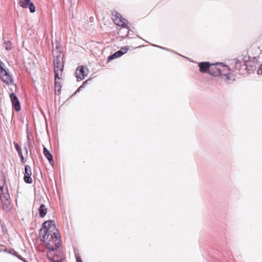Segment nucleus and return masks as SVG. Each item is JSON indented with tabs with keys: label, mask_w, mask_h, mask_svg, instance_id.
Masks as SVG:
<instances>
[{
	"label": "nucleus",
	"mask_w": 262,
	"mask_h": 262,
	"mask_svg": "<svg viewBox=\"0 0 262 262\" xmlns=\"http://www.w3.org/2000/svg\"><path fill=\"white\" fill-rule=\"evenodd\" d=\"M258 74L262 75V64L260 65L259 69L257 71Z\"/></svg>",
	"instance_id": "4be33fe9"
},
{
	"label": "nucleus",
	"mask_w": 262,
	"mask_h": 262,
	"mask_svg": "<svg viewBox=\"0 0 262 262\" xmlns=\"http://www.w3.org/2000/svg\"><path fill=\"white\" fill-rule=\"evenodd\" d=\"M43 154L46 158L48 160L49 163L51 164L53 163V157L49 150L45 147H43Z\"/></svg>",
	"instance_id": "f8f14e48"
},
{
	"label": "nucleus",
	"mask_w": 262,
	"mask_h": 262,
	"mask_svg": "<svg viewBox=\"0 0 262 262\" xmlns=\"http://www.w3.org/2000/svg\"><path fill=\"white\" fill-rule=\"evenodd\" d=\"M32 175L31 169L29 165H26L25 168L24 181L28 184L32 183L33 180L31 177Z\"/></svg>",
	"instance_id": "0eeeda50"
},
{
	"label": "nucleus",
	"mask_w": 262,
	"mask_h": 262,
	"mask_svg": "<svg viewBox=\"0 0 262 262\" xmlns=\"http://www.w3.org/2000/svg\"><path fill=\"white\" fill-rule=\"evenodd\" d=\"M54 66H63V57L60 54L59 55L57 56L54 58L53 61Z\"/></svg>",
	"instance_id": "9b49d317"
},
{
	"label": "nucleus",
	"mask_w": 262,
	"mask_h": 262,
	"mask_svg": "<svg viewBox=\"0 0 262 262\" xmlns=\"http://www.w3.org/2000/svg\"><path fill=\"white\" fill-rule=\"evenodd\" d=\"M89 70L84 66L78 67L75 71L77 81L83 79L88 74Z\"/></svg>",
	"instance_id": "39448f33"
},
{
	"label": "nucleus",
	"mask_w": 262,
	"mask_h": 262,
	"mask_svg": "<svg viewBox=\"0 0 262 262\" xmlns=\"http://www.w3.org/2000/svg\"><path fill=\"white\" fill-rule=\"evenodd\" d=\"M31 2V0H20L19 5L21 7L27 8Z\"/></svg>",
	"instance_id": "f3484780"
},
{
	"label": "nucleus",
	"mask_w": 262,
	"mask_h": 262,
	"mask_svg": "<svg viewBox=\"0 0 262 262\" xmlns=\"http://www.w3.org/2000/svg\"><path fill=\"white\" fill-rule=\"evenodd\" d=\"M211 64L208 62H202L199 63L200 71L202 73H206L209 69Z\"/></svg>",
	"instance_id": "9d476101"
},
{
	"label": "nucleus",
	"mask_w": 262,
	"mask_h": 262,
	"mask_svg": "<svg viewBox=\"0 0 262 262\" xmlns=\"http://www.w3.org/2000/svg\"><path fill=\"white\" fill-rule=\"evenodd\" d=\"M64 66H54V71L55 73V94H59L60 88L61 87L60 83L61 81V77L62 72L63 71Z\"/></svg>",
	"instance_id": "f03ea898"
},
{
	"label": "nucleus",
	"mask_w": 262,
	"mask_h": 262,
	"mask_svg": "<svg viewBox=\"0 0 262 262\" xmlns=\"http://www.w3.org/2000/svg\"><path fill=\"white\" fill-rule=\"evenodd\" d=\"M5 178L2 172L0 171V189L3 190V188L5 185Z\"/></svg>",
	"instance_id": "a211bd4d"
},
{
	"label": "nucleus",
	"mask_w": 262,
	"mask_h": 262,
	"mask_svg": "<svg viewBox=\"0 0 262 262\" xmlns=\"http://www.w3.org/2000/svg\"><path fill=\"white\" fill-rule=\"evenodd\" d=\"M25 150L26 151V154L28 155V147L27 146H25L24 147Z\"/></svg>",
	"instance_id": "b1692460"
},
{
	"label": "nucleus",
	"mask_w": 262,
	"mask_h": 262,
	"mask_svg": "<svg viewBox=\"0 0 262 262\" xmlns=\"http://www.w3.org/2000/svg\"><path fill=\"white\" fill-rule=\"evenodd\" d=\"M48 258L53 262H61L62 256L61 253L57 254L55 250H49L47 252Z\"/></svg>",
	"instance_id": "423d86ee"
},
{
	"label": "nucleus",
	"mask_w": 262,
	"mask_h": 262,
	"mask_svg": "<svg viewBox=\"0 0 262 262\" xmlns=\"http://www.w3.org/2000/svg\"><path fill=\"white\" fill-rule=\"evenodd\" d=\"M4 47L7 50H10L12 48V45L11 42L9 41H5Z\"/></svg>",
	"instance_id": "6ab92c4d"
},
{
	"label": "nucleus",
	"mask_w": 262,
	"mask_h": 262,
	"mask_svg": "<svg viewBox=\"0 0 262 262\" xmlns=\"http://www.w3.org/2000/svg\"><path fill=\"white\" fill-rule=\"evenodd\" d=\"M223 78L228 82H229L230 81L234 80V79L233 75L231 73L224 74L223 75Z\"/></svg>",
	"instance_id": "dca6fc26"
},
{
	"label": "nucleus",
	"mask_w": 262,
	"mask_h": 262,
	"mask_svg": "<svg viewBox=\"0 0 262 262\" xmlns=\"http://www.w3.org/2000/svg\"><path fill=\"white\" fill-rule=\"evenodd\" d=\"M112 18L115 24L119 26L126 28L127 27V21L123 18L116 11H113L112 14Z\"/></svg>",
	"instance_id": "7ed1b4c3"
},
{
	"label": "nucleus",
	"mask_w": 262,
	"mask_h": 262,
	"mask_svg": "<svg viewBox=\"0 0 262 262\" xmlns=\"http://www.w3.org/2000/svg\"><path fill=\"white\" fill-rule=\"evenodd\" d=\"M122 55V53L120 51H118L116 52L115 53H114V54H113L112 55L108 57V60L110 61L111 60L114 59L116 58L121 57Z\"/></svg>",
	"instance_id": "2eb2a0df"
},
{
	"label": "nucleus",
	"mask_w": 262,
	"mask_h": 262,
	"mask_svg": "<svg viewBox=\"0 0 262 262\" xmlns=\"http://www.w3.org/2000/svg\"><path fill=\"white\" fill-rule=\"evenodd\" d=\"M14 146H15V148L16 150H17L18 155L20 156L21 161L23 163H25L26 162V160H25V158L23 155L21 148L19 147V145L17 143H15V142H14Z\"/></svg>",
	"instance_id": "4468645a"
},
{
	"label": "nucleus",
	"mask_w": 262,
	"mask_h": 262,
	"mask_svg": "<svg viewBox=\"0 0 262 262\" xmlns=\"http://www.w3.org/2000/svg\"><path fill=\"white\" fill-rule=\"evenodd\" d=\"M55 228L54 222L52 220H49L43 223L42 227L40 229H55Z\"/></svg>",
	"instance_id": "1a4fd4ad"
},
{
	"label": "nucleus",
	"mask_w": 262,
	"mask_h": 262,
	"mask_svg": "<svg viewBox=\"0 0 262 262\" xmlns=\"http://www.w3.org/2000/svg\"><path fill=\"white\" fill-rule=\"evenodd\" d=\"M82 87H83V86H82H82H80L78 88V89L77 90V91H79V90H80Z\"/></svg>",
	"instance_id": "393cba45"
},
{
	"label": "nucleus",
	"mask_w": 262,
	"mask_h": 262,
	"mask_svg": "<svg viewBox=\"0 0 262 262\" xmlns=\"http://www.w3.org/2000/svg\"><path fill=\"white\" fill-rule=\"evenodd\" d=\"M11 101L12 105L16 111H19L20 110V103L15 94L13 93H11L10 95Z\"/></svg>",
	"instance_id": "6e6552de"
},
{
	"label": "nucleus",
	"mask_w": 262,
	"mask_h": 262,
	"mask_svg": "<svg viewBox=\"0 0 262 262\" xmlns=\"http://www.w3.org/2000/svg\"><path fill=\"white\" fill-rule=\"evenodd\" d=\"M28 8L29 9L31 13H34L36 11V8L33 3L31 2V3L28 6Z\"/></svg>",
	"instance_id": "aec40b11"
},
{
	"label": "nucleus",
	"mask_w": 262,
	"mask_h": 262,
	"mask_svg": "<svg viewBox=\"0 0 262 262\" xmlns=\"http://www.w3.org/2000/svg\"><path fill=\"white\" fill-rule=\"evenodd\" d=\"M76 260L77 262H82V261L81 260L79 257H76Z\"/></svg>",
	"instance_id": "5701e85b"
},
{
	"label": "nucleus",
	"mask_w": 262,
	"mask_h": 262,
	"mask_svg": "<svg viewBox=\"0 0 262 262\" xmlns=\"http://www.w3.org/2000/svg\"><path fill=\"white\" fill-rule=\"evenodd\" d=\"M225 68L228 69V70H229V68L227 67V66H226Z\"/></svg>",
	"instance_id": "a878e982"
},
{
	"label": "nucleus",
	"mask_w": 262,
	"mask_h": 262,
	"mask_svg": "<svg viewBox=\"0 0 262 262\" xmlns=\"http://www.w3.org/2000/svg\"><path fill=\"white\" fill-rule=\"evenodd\" d=\"M0 75L2 80L7 84H10L13 82V79L9 74L8 70L5 69L1 64Z\"/></svg>",
	"instance_id": "20e7f679"
},
{
	"label": "nucleus",
	"mask_w": 262,
	"mask_h": 262,
	"mask_svg": "<svg viewBox=\"0 0 262 262\" xmlns=\"http://www.w3.org/2000/svg\"><path fill=\"white\" fill-rule=\"evenodd\" d=\"M41 241L49 250H55L61 244V238L58 230H39Z\"/></svg>",
	"instance_id": "f257e3e1"
},
{
	"label": "nucleus",
	"mask_w": 262,
	"mask_h": 262,
	"mask_svg": "<svg viewBox=\"0 0 262 262\" xmlns=\"http://www.w3.org/2000/svg\"><path fill=\"white\" fill-rule=\"evenodd\" d=\"M39 216L43 217L47 214V209L44 204H41L38 209Z\"/></svg>",
	"instance_id": "ddd939ff"
},
{
	"label": "nucleus",
	"mask_w": 262,
	"mask_h": 262,
	"mask_svg": "<svg viewBox=\"0 0 262 262\" xmlns=\"http://www.w3.org/2000/svg\"><path fill=\"white\" fill-rule=\"evenodd\" d=\"M129 49L128 47L125 46L123 48H122L119 51L122 53V55L127 52V50Z\"/></svg>",
	"instance_id": "412c9836"
}]
</instances>
